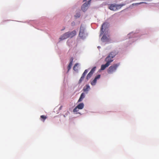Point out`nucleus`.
I'll return each instance as SVG.
<instances>
[{"mask_svg":"<svg viewBox=\"0 0 159 159\" xmlns=\"http://www.w3.org/2000/svg\"><path fill=\"white\" fill-rule=\"evenodd\" d=\"M75 22L74 21H73L71 23V25L73 26L75 25Z\"/></svg>","mask_w":159,"mask_h":159,"instance_id":"393cba45","label":"nucleus"},{"mask_svg":"<svg viewBox=\"0 0 159 159\" xmlns=\"http://www.w3.org/2000/svg\"><path fill=\"white\" fill-rule=\"evenodd\" d=\"M62 106H61L60 107V108H60V109H61V108H62Z\"/></svg>","mask_w":159,"mask_h":159,"instance_id":"bb28decb","label":"nucleus"},{"mask_svg":"<svg viewBox=\"0 0 159 159\" xmlns=\"http://www.w3.org/2000/svg\"><path fill=\"white\" fill-rule=\"evenodd\" d=\"M109 65H110L109 64V63H108V62H106L105 64L102 65L101 67V70H104L106 68L108 67Z\"/></svg>","mask_w":159,"mask_h":159,"instance_id":"4468645a","label":"nucleus"},{"mask_svg":"<svg viewBox=\"0 0 159 159\" xmlns=\"http://www.w3.org/2000/svg\"><path fill=\"white\" fill-rule=\"evenodd\" d=\"M87 0H83V2H85Z\"/></svg>","mask_w":159,"mask_h":159,"instance_id":"c85d7f7f","label":"nucleus"},{"mask_svg":"<svg viewBox=\"0 0 159 159\" xmlns=\"http://www.w3.org/2000/svg\"><path fill=\"white\" fill-rule=\"evenodd\" d=\"M69 37V35L68 32H67L61 36L59 39L60 40H62L67 39Z\"/></svg>","mask_w":159,"mask_h":159,"instance_id":"9d476101","label":"nucleus"},{"mask_svg":"<svg viewBox=\"0 0 159 159\" xmlns=\"http://www.w3.org/2000/svg\"><path fill=\"white\" fill-rule=\"evenodd\" d=\"M96 68V67L95 66V67H94L91 70H93V71L94 72V71L95 70Z\"/></svg>","mask_w":159,"mask_h":159,"instance_id":"5701e85b","label":"nucleus"},{"mask_svg":"<svg viewBox=\"0 0 159 159\" xmlns=\"http://www.w3.org/2000/svg\"><path fill=\"white\" fill-rule=\"evenodd\" d=\"M88 70H84V72L82 74V76L81 77L80 79V80H79V83H80L82 82V81L84 80V78L85 77V75L87 74V73L88 72Z\"/></svg>","mask_w":159,"mask_h":159,"instance_id":"0eeeda50","label":"nucleus"},{"mask_svg":"<svg viewBox=\"0 0 159 159\" xmlns=\"http://www.w3.org/2000/svg\"><path fill=\"white\" fill-rule=\"evenodd\" d=\"M47 118V117L44 115H42L40 116L41 120L43 122L45 121V120Z\"/></svg>","mask_w":159,"mask_h":159,"instance_id":"a211bd4d","label":"nucleus"},{"mask_svg":"<svg viewBox=\"0 0 159 159\" xmlns=\"http://www.w3.org/2000/svg\"><path fill=\"white\" fill-rule=\"evenodd\" d=\"M118 53V52L115 51L111 52L105 59V61L109 63L110 65V63L113 61L112 59Z\"/></svg>","mask_w":159,"mask_h":159,"instance_id":"f257e3e1","label":"nucleus"},{"mask_svg":"<svg viewBox=\"0 0 159 159\" xmlns=\"http://www.w3.org/2000/svg\"><path fill=\"white\" fill-rule=\"evenodd\" d=\"M68 34L69 36V37L72 38L76 34V32L75 30H73L72 32H68Z\"/></svg>","mask_w":159,"mask_h":159,"instance_id":"ddd939ff","label":"nucleus"},{"mask_svg":"<svg viewBox=\"0 0 159 159\" xmlns=\"http://www.w3.org/2000/svg\"><path fill=\"white\" fill-rule=\"evenodd\" d=\"M100 76L101 75H98L97 76H96L94 79L91 82V84L92 85H95L96 83L97 80L99 79L100 77Z\"/></svg>","mask_w":159,"mask_h":159,"instance_id":"9b49d317","label":"nucleus"},{"mask_svg":"<svg viewBox=\"0 0 159 159\" xmlns=\"http://www.w3.org/2000/svg\"><path fill=\"white\" fill-rule=\"evenodd\" d=\"M85 97V94L84 93H82L81 95L80 96V97L79 99L78 100V102H80L82 101L83 98H84Z\"/></svg>","mask_w":159,"mask_h":159,"instance_id":"2eb2a0df","label":"nucleus"},{"mask_svg":"<svg viewBox=\"0 0 159 159\" xmlns=\"http://www.w3.org/2000/svg\"><path fill=\"white\" fill-rule=\"evenodd\" d=\"M65 29V28H64V29H62V30H61V31L63 30H64Z\"/></svg>","mask_w":159,"mask_h":159,"instance_id":"cd10ccee","label":"nucleus"},{"mask_svg":"<svg viewBox=\"0 0 159 159\" xmlns=\"http://www.w3.org/2000/svg\"><path fill=\"white\" fill-rule=\"evenodd\" d=\"M143 3V2H141L138 3H133V4H132V5L133 6H135V5H139V4H141Z\"/></svg>","mask_w":159,"mask_h":159,"instance_id":"412c9836","label":"nucleus"},{"mask_svg":"<svg viewBox=\"0 0 159 159\" xmlns=\"http://www.w3.org/2000/svg\"><path fill=\"white\" fill-rule=\"evenodd\" d=\"M125 5V4H117L114 3L110 4L108 5V8L111 10L116 11L120 9Z\"/></svg>","mask_w":159,"mask_h":159,"instance_id":"f03ea898","label":"nucleus"},{"mask_svg":"<svg viewBox=\"0 0 159 159\" xmlns=\"http://www.w3.org/2000/svg\"><path fill=\"white\" fill-rule=\"evenodd\" d=\"M79 65L78 63H76L73 67V70L75 71H78V66Z\"/></svg>","mask_w":159,"mask_h":159,"instance_id":"f3484780","label":"nucleus"},{"mask_svg":"<svg viewBox=\"0 0 159 159\" xmlns=\"http://www.w3.org/2000/svg\"><path fill=\"white\" fill-rule=\"evenodd\" d=\"M88 70H84V72L82 74V76L81 77L80 79V80H79V83H80L82 82V81L84 80V78L85 77V75L87 74V73L88 72Z\"/></svg>","mask_w":159,"mask_h":159,"instance_id":"6e6552de","label":"nucleus"},{"mask_svg":"<svg viewBox=\"0 0 159 159\" xmlns=\"http://www.w3.org/2000/svg\"><path fill=\"white\" fill-rule=\"evenodd\" d=\"M119 66V64H115L109 67L107 70V72L109 74H111L115 72L117 68Z\"/></svg>","mask_w":159,"mask_h":159,"instance_id":"7ed1b4c3","label":"nucleus"},{"mask_svg":"<svg viewBox=\"0 0 159 159\" xmlns=\"http://www.w3.org/2000/svg\"><path fill=\"white\" fill-rule=\"evenodd\" d=\"M80 16V14H77V15H75V16L76 18L79 17Z\"/></svg>","mask_w":159,"mask_h":159,"instance_id":"b1692460","label":"nucleus"},{"mask_svg":"<svg viewBox=\"0 0 159 159\" xmlns=\"http://www.w3.org/2000/svg\"><path fill=\"white\" fill-rule=\"evenodd\" d=\"M91 0H89L88 2L84 3L81 7V9L83 11H85L88 8V6L89 5Z\"/></svg>","mask_w":159,"mask_h":159,"instance_id":"39448f33","label":"nucleus"},{"mask_svg":"<svg viewBox=\"0 0 159 159\" xmlns=\"http://www.w3.org/2000/svg\"><path fill=\"white\" fill-rule=\"evenodd\" d=\"M73 57H71L70 59V63H71L72 64L73 63Z\"/></svg>","mask_w":159,"mask_h":159,"instance_id":"4be33fe9","label":"nucleus"},{"mask_svg":"<svg viewBox=\"0 0 159 159\" xmlns=\"http://www.w3.org/2000/svg\"><path fill=\"white\" fill-rule=\"evenodd\" d=\"M92 75V74L90 72H89L86 76L87 80H88L89 79L91 78Z\"/></svg>","mask_w":159,"mask_h":159,"instance_id":"6ab92c4d","label":"nucleus"},{"mask_svg":"<svg viewBox=\"0 0 159 159\" xmlns=\"http://www.w3.org/2000/svg\"><path fill=\"white\" fill-rule=\"evenodd\" d=\"M107 26V24L106 23H103L102 26V27L101 29V33L100 35H102L104 32V31L103 30V29H106V27Z\"/></svg>","mask_w":159,"mask_h":159,"instance_id":"1a4fd4ad","label":"nucleus"},{"mask_svg":"<svg viewBox=\"0 0 159 159\" xmlns=\"http://www.w3.org/2000/svg\"><path fill=\"white\" fill-rule=\"evenodd\" d=\"M101 41L103 42H107L109 41V39L107 35L104 34L101 39Z\"/></svg>","mask_w":159,"mask_h":159,"instance_id":"f8f14e48","label":"nucleus"},{"mask_svg":"<svg viewBox=\"0 0 159 159\" xmlns=\"http://www.w3.org/2000/svg\"><path fill=\"white\" fill-rule=\"evenodd\" d=\"M84 107V104L83 103H80L73 110L74 112H77L79 111V109H82Z\"/></svg>","mask_w":159,"mask_h":159,"instance_id":"423d86ee","label":"nucleus"},{"mask_svg":"<svg viewBox=\"0 0 159 159\" xmlns=\"http://www.w3.org/2000/svg\"><path fill=\"white\" fill-rule=\"evenodd\" d=\"M72 64L71 63H69L67 66L68 71H69L70 69H71Z\"/></svg>","mask_w":159,"mask_h":159,"instance_id":"aec40b11","label":"nucleus"},{"mask_svg":"<svg viewBox=\"0 0 159 159\" xmlns=\"http://www.w3.org/2000/svg\"><path fill=\"white\" fill-rule=\"evenodd\" d=\"M89 72L91 73L92 74H93L94 73V72L93 71V70H91Z\"/></svg>","mask_w":159,"mask_h":159,"instance_id":"a878e982","label":"nucleus"},{"mask_svg":"<svg viewBox=\"0 0 159 159\" xmlns=\"http://www.w3.org/2000/svg\"><path fill=\"white\" fill-rule=\"evenodd\" d=\"M90 89V88L89 87V85H86L85 87L83 89V90L84 92H88Z\"/></svg>","mask_w":159,"mask_h":159,"instance_id":"dca6fc26","label":"nucleus"},{"mask_svg":"<svg viewBox=\"0 0 159 159\" xmlns=\"http://www.w3.org/2000/svg\"><path fill=\"white\" fill-rule=\"evenodd\" d=\"M84 32V28L81 26L79 34V36L82 39H84L86 36V34Z\"/></svg>","mask_w":159,"mask_h":159,"instance_id":"20e7f679","label":"nucleus"}]
</instances>
